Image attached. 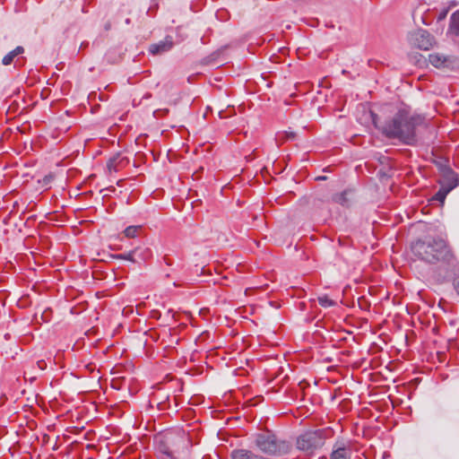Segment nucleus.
<instances>
[{
    "label": "nucleus",
    "mask_w": 459,
    "mask_h": 459,
    "mask_svg": "<svg viewBox=\"0 0 459 459\" xmlns=\"http://www.w3.org/2000/svg\"><path fill=\"white\" fill-rule=\"evenodd\" d=\"M251 438L256 449L270 456H282L288 455L292 449L290 440L280 437L270 429L255 433Z\"/></svg>",
    "instance_id": "7ed1b4c3"
},
{
    "label": "nucleus",
    "mask_w": 459,
    "mask_h": 459,
    "mask_svg": "<svg viewBox=\"0 0 459 459\" xmlns=\"http://www.w3.org/2000/svg\"><path fill=\"white\" fill-rule=\"evenodd\" d=\"M285 135L287 139H294L296 134L294 132H285Z\"/></svg>",
    "instance_id": "bb28decb"
},
{
    "label": "nucleus",
    "mask_w": 459,
    "mask_h": 459,
    "mask_svg": "<svg viewBox=\"0 0 459 459\" xmlns=\"http://www.w3.org/2000/svg\"><path fill=\"white\" fill-rule=\"evenodd\" d=\"M138 248L140 249V252L138 253V255H136V257H138L142 261H145L146 259H148L149 256L151 255V251L148 248Z\"/></svg>",
    "instance_id": "aec40b11"
},
{
    "label": "nucleus",
    "mask_w": 459,
    "mask_h": 459,
    "mask_svg": "<svg viewBox=\"0 0 459 459\" xmlns=\"http://www.w3.org/2000/svg\"><path fill=\"white\" fill-rule=\"evenodd\" d=\"M152 313H153V316H155V317H160V314L158 311H153Z\"/></svg>",
    "instance_id": "c756f323"
},
{
    "label": "nucleus",
    "mask_w": 459,
    "mask_h": 459,
    "mask_svg": "<svg viewBox=\"0 0 459 459\" xmlns=\"http://www.w3.org/2000/svg\"><path fill=\"white\" fill-rule=\"evenodd\" d=\"M149 97H151V94L147 93V94L144 95L143 98H149Z\"/></svg>",
    "instance_id": "2f4dec72"
},
{
    "label": "nucleus",
    "mask_w": 459,
    "mask_h": 459,
    "mask_svg": "<svg viewBox=\"0 0 459 459\" xmlns=\"http://www.w3.org/2000/svg\"><path fill=\"white\" fill-rule=\"evenodd\" d=\"M326 433L327 430L323 429L307 430L297 437L296 446L299 451L311 455L325 445Z\"/></svg>",
    "instance_id": "20e7f679"
},
{
    "label": "nucleus",
    "mask_w": 459,
    "mask_h": 459,
    "mask_svg": "<svg viewBox=\"0 0 459 459\" xmlns=\"http://www.w3.org/2000/svg\"><path fill=\"white\" fill-rule=\"evenodd\" d=\"M174 46L173 38L167 36L163 40L158 43L152 44L149 47V51L152 55H161L169 51Z\"/></svg>",
    "instance_id": "0eeeda50"
},
{
    "label": "nucleus",
    "mask_w": 459,
    "mask_h": 459,
    "mask_svg": "<svg viewBox=\"0 0 459 459\" xmlns=\"http://www.w3.org/2000/svg\"><path fill=\"white\" fill-rule=\"evenodd\" d=\"M423 121V117L411 115L409 111L402 108L384 123L381 133L388 139H398L406 145L413 146L417 143L416 128Z\"/></svg>",
    "instance_id": "f257e3e1"
},
{
    "label": "nucleus",
    "mask_w": 459,
    "mask_h": 459,
    "mask_svg": "<svg viewBox=\"0 0 459 459\" xmlns=\"http://www.w3.org/2000/svg\"><path fill=\"white\" fill-rule=\"evenodd\" d=\"M46 313H47V311H44V312L42 313V317H43V318L45 317V314H46Z\"/></svg>",
    "instance_id": "473e14b6"
},
{
    "label": "nucleus",
    "mask_w": 459,
    "mask_h": 459,
    "mask_svg": "<svg viewBox=\"0 0 459 459\" xmlns=\"http://www.w3.org/2000/svg\"><path fill=\"white\" fill-rule=\"evenodd\" d=\"M443 169L444 174L441 175L438 183L440 186L452 191L459 184L458 176L450 167H444Z\"/></svg>",
    "instance_id": "423d86ee"
},
{
    "label": "nucleus",
    "mask_w": 459,
    "mask_h": 459,
    "mask_svg": "<svg viewBox=\"0 0 459 459\" xmlns=\"http://www.w3.org/2000/svg\"><path fill=\"white\" fill-rule=\"evenodd\" d=\"M351 193H352L351 190L346 189V190L342 191V193L335 194L333 196V200L335 203L342 204V206H348L350 204V199H349L348 195H351Z\"/></svg>",
    "instance_id": "4468645a"
},
{
    "label": "nucleus",
    "mask_w": 459,
    "mask_h": 459,
    "mask_svg": "<svg viewBox=\"0 0 459 459\" xmlns=\"http://www.w3.org/2000/svg\"><path fill=\"white\" fill-rule=\"evenodd\" d=\"M326 179V177L325 176H321V177H317L316 178V180H325Z\"/></svg>",
    "instance_id": "7c9ffc66"
},
{
    "label": "nucleus",
    "mask_w": 459,
    "mask_h": 459,
    "mask_svg": "<svg viewBox=\"0 0 459 459\" xmlns=\"http://www.w3.org/2000/svg\"><path fill=\"white\" fill-rule=\"evenodd\" d=\"M169 113V109L168 108H160V109H156L154 112H153V116L155 117H160L161 116H165L166 114Z\"/></svg>",
    "instance_id": "4be33fe9"
},
{
    "label": "nucleus",
    "mask_w": 459,
    "mask_h": 459,
    "mask_svg": "<svg viewBox=\"0 0 459 459\" xmlns=\"http://www.w3.org/2000/svg\"><path fill=\"white\" fill-rule=\"evenodd\" d=\"M43 365H45V361L44 360H40V361H38V366L39 368H43Z\"/></svg>",
    "instance_id": "cd10ccee"
},
{
    "label": "nucleus",
    "mask_w": 459,
    "mask_h": 459,
    "mask_svg": "<svg viewBox=\"0 0 459 459\" xmlns=\"http://www.w3.org/2000/svg\"><path fill=\"white\" fill-rule=\"evenodd\" d=\"M110 27H111V24H110V22H107V23L105 24L104 29H105V30H108L110 29Z\"/></svg>",
    "instance_id": "c85d7f7f"
},
{
    "label": "nucleus",
    "mask_w": 459,
    "mask_h": 459,
    "mask_svg": "<svg viewBox=\"0 0 459 459\" xmlns=\"http://www.w3.org/2000/svg\"><path fill=\"white\" fill-rule=\"evenodd\" d=\"M429 61L437 68H446L452 65L453 57L439 53H433L429 56Z\"/></svg>",
    "instance_id": "1a4fd4ad"
},
{
    "label": "nucleus",
    "mask_w": 459,
    "mask_h": 459,
    "mask_svg": "<svg viewBox=\"0 0 459 459\" xmlns=\"http://www.w3.org/2000/svg\"><path fill=\"white\" fill-rule=\"evenodd\" d=\"M446 14H447V10H443V11L439 13L437 20H438V21H441V20L445 19V18H446Z\"/></svg>",
    "instance_id": "a878e982"
},
{
    "label": "nucleus",
    "mask_w": 459,
    "mask_h": 459,
    "mask_svg": "<svg viewBox=\"0 0 459 459\" xmlns=\"http://www.w3.org/2000/svg\"><path fill=\"white\" fill-rule=\"evenodd\" d=\"M318 303L320 306H322L324 307H333L336 305V302L334 300L329 299L327 296L319 297Z\"/></svg>",
    "instance_id": "f3484780"
},
{
    "label": "nucleus",
    "mask_w": 459,
    "mask_h": 459,
    "mask_svg": "<svg viewBox=\"0 0 459 459\" xmlns=\"http://www.w3.org/2000/svg\"><path fill=\"white\" fill-rule=\"evenodd\" d=\"M125 162L127 163L128 160L117 153L108 160L107 167L109 171H117L118 167L122 166Z\"/></svg>",
    "instance_id": "9b49d317"
},
{
    "label": "nucleus",
    "mask_w": 459,
    "mask_h": 459,
    "mask_svg": "<svg viewBox=\"0 0 459 459\" xmlns=\"http://www.w3.org/2000/svg\"><path fill=\"white\" fill-rule=\"evenodd\" d=\"M139 252H140L139 248H134V249L129 251L128 253L116 254V255H111L110 256L114 259L128 260L133 263H138V260L136 259V255H138Z\"/></svg>",
    "instance_id": "ddd939ff"
},
{
    "label": "nucleus",
    "mask_w": 459,
    "mask_h": 459,
    "mask_svg": "<svg viewBox=\"0 0 459 459\" xmlns=\"http://www.w3.org/2000/svg\"><path fill=\"white\" fill-rule=\"evenodd\" d=\"M12 52L15 54V56H17L24 53V48L22 46H18L13 50H12Z\"/></svg>",
    "instance_id": "b1692460"
},
{
    "label": "nucleus",
    "mask_w": 459,
    "mask_h": 459,
    "mask_svg": "<svg viewBox=\"0 0 459 459\" xmlns=\"http://www.w3.org/2000/svg\"><path fill=\"white\" fill-rule=\"evenodd\" d=\"M15 54L13 53L12 51H10L8 54H6L3 59H2V64L4 65H9L13 63V59L15 58Z\"/></svg>",
    "instance_id": "412c9836"
},
{
    "label": "nucleus",
    "mask_w": 459,
    "mask_h": 459,
    "mask_svg": "<svg viewBox=\"0 0 459 459\" xmlns=\"http://www.w3.org/2000/svg\"><path fill=\"white\" fill-rule=\"evenodd\" d=\"M370 117H371V121H372V124L374 125V126L381 132V127H384V123H380L379 122V117L378 116L374 113L373 111H370Z\"/></svg>",
    "instance_id": "a211bd4d"
},
{
    "label": "nucleus",
    "mask_w": 459,
    "mask_h": 459,
    "mask_svg": "<svg viewBox=\"0 0 459 459\" xmlns=\"http://www.w3.org/2000/svg\"><path fill=\"white\" fill-rule=\"evenodd\" d=\"M87 44H88V43H86V45H87ZM82 47H85V44H84V43H82L81 48H82Z\"/></svg>",
    "instance_id": "72a5a7b5"
},
{
    "label": "nucleus",
    "mask_w": 459,
    "mask_h": 459,
    "mask_svg": "<svg viewBox=\"0 0 459 459\" xmlns=\"http://www.w3.org/2000/svg\"><path fill=\"white\" fill-rule=\"evenodd\" d=\"M449 192L450 191L447 190L446 188L440 186L438 191L432 197V200L443 204L445 202V199H446V195H448Z\"/></svg>",
    "instance_id": "dca6fc26"
},
{
    "label": "nucleus",
    "mask_w": 459,
    "mask_h": 459,
    "mask_svg": "<svg viewBox=\"0 0 459 459\" xmlns=\"http://www.w3.org/2000/svg\"><path fill=\"white\" fill-rule=\"evenodd\" d=\"M447 32L455 37L459 36V10L452 13Z\"/></svg>",
    "instance_id": "f8f14e48"
},
{
    "label": "nucleus",
    "mask_w": 459,
    "mask_h": 459,
    "mask_svg": "<svg viewBox=\"0 0 459 459\" xmlns=\"http://www.w3.org/2000/svg\"><path fill=\"white\" fill-rule=\"evenodd\" d=\"M139 229H140V226H128L124 230V233H125L126 237H127V238H134L136 236V233Z\"/></svg>",
    "instance_id": "6ab92c4d"
},
{
    "label": "nucleus",
    "mask_w": 459,
    "mask_h": 459,
    "mask_svg": "<svg viewBox=\"0 0 459 459\" xmlns=\"http://www.w3.org/2000/svg\"><path fill=\"white\" fill-rule=\"evenodd\" d=\"M437 168H438L439 171L441 172V175H442V174H444V169H443V168H444V167H448L446 164H445V163H443V162H437Z\"/></svg>",
    "instance_id": "393cba45"
},
{
    "label": "nucleus",
    "mask_w": 459,
    "mask_h": 459,
    "mask_svg": "<svg viewBox=\"0 0 459 459\" xmlns=\"http://www.w3.org/2000/svg\"><path fill=\"white\" fill-rule=\"evenodd\" d=\"M410 44L421 50H429L435 43L434 37L424 29H417L408 36Z\"/></svg>",
    "instance_id": "39448f33"
},
{
    "label": "nucleus",
    "mask_w": 459,
    "mask_h": 459,
    "mask_svg": "<svg viewBox=\"0 0 459 459\" xmlns=\"http://www.w3.org/2000/svg\"><path fill=\"white\" fill-rule=\"evenodd\" d=\"M412 254L430 264H442L454 266L455 258L446 241L440 238L427 237L411 244Z\"/></svg>",
    "instance_id": "f03ea898"
},
{
    "label": "nucleus",
    "mask_w": 459,
    "mask_h": 459,
    "mask_svg": "<svg viewBox=\"0 0 459 459\" xmlns=\"http://www.w3.org/2000/svg\"><path fill=\"white\" fill-rule=\"evenodd\" d=\"M453 285H454V289L455 290L457 295L459 296V274L456 275L455 278H454V281H453Z\"/></svg>",
    "instance_id": "5701e85b"
},
{
    "label": "nucleus",
    "mask_w": 459,
    "mask_h": 459,
    "mask_svg": "<svg viewBox=\"0 0 459 459\" xmlns=\"http://www.w3.org/2000/svg\"><path fill=\"white\" fill-rule=\"evenodd\" d=\"M351 451L344 444L336 442L333 450L330 455V459H351Z\"/></svg>",
    "instance_id": "9d476101"
},
{
    "label": "nucleus",
    "mask_w": 459,
    "mask_h": 459,
    "mask_svg": "<svg viewBox=\"0 0 459 459\" xmlns=\"http://www.w3.org/2000/svg\"><path fill=\"white\" fill-rule=\"evenodd\" d=\"M158 452L160 453V459H177L173 455V453L169 449V447L166 444H164V443H160L158 446Z\"/></svg>",
    "instance_id": "2eb2a0df"
},
{
    "label": "nucleus",
    "mask_w": 459,
    "mask_h": 459,
    "mask_svg": "<svg viewBox=\"0 0 459 459\" xmlns=\"http://www.w3.org/2000/svg\"><path fill=\"white\" fill-rule=\"evenodd\" d=\"M230 459H271L246 448H237L231 451Z\"/></svg>",
    "instance_id": "6e6552de"
}]
</instances>
